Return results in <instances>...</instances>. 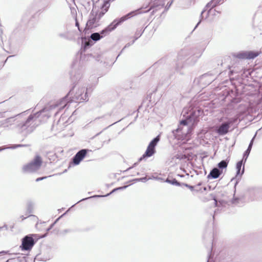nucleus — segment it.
Listing matches in <instances>:
<instances>
[{
	"instance_id": "f257e3e1",
	"label": "nucleus",
	"mask_w": 262,
	"mask_h": 262,
	"mask_svg": "<svg viewBox=\"0 0 262 262\" xmlns=\"http://www.w3.org/2000/svg\"><path fill=\"white\" fill-rule=\"evenodd\" d=\"M46 108H43L36 113L27 116L28 111L24 112L18 115H23L19 119H17V123L16 125V129L24 136H27L32 133L36 127L42 121L40 119V116L42 115L46 119L50 117L49 113H45Z\"/></svg>"
},
{
	"instance_id": "f03ea898",
	"label": "nucleus",
	"mask_w": 262,
	"mask_h": 262,
	"mask_svg": "<svg viewBox=\"0 0 262 262\" xmlns=\"http://www.w3.org/2000/svg\"><path fill=\"white\" fill-rule=\"evenodd\" d=\"M182 113L185 119L182 120L178 127L171 132L172 135L178 140L181 139L191 132L193 126L199 121L202 112L199 109L194 108L190 110L189 113L184 110Z\"/></svg>"
},
{
	"instance_id": "7ed1b4c3",
	"label": "nucleus",
	"mask_w": 262,
	"mask_h": 262,
	"mask_svg": "<svg viewBox=\"0 0 262 262\" xmlns=\"http://www.w3.org/2000/svg\"><path fill=\"white\" fill-rule=\"evenodd\" d=\"M141 9H139L135 11H133L125 16L122 17L120 18L119 20H114L107 27H106L104 30H102L100 33H93L91 35V38L93 40L95 41H97L102 38L104 36H105L106 34L109 33L110 32L114 30L120 24L129 18L132 17V16L137 15L138 14H141L142 13H146L150 11L151 8L149 9L148 10L145 12H141Z\"/></svg>"
},
{
	"instance_id": "20e7f679",
	"label": "nucleus",
	"mask_w": 262,
	"mask_h": 262,
	"mask_svg": "<svg viewBox=\"0 0 262 262\" xmlns=\"http://www.w3.org/2000/svg\"><path fill=\"white\" fill-rule=\"evenodd\" d=\"M84 91L85 89L84 88H80L75 85L68 94L61 101V104H63L62 107L63 108L67 106H69V103L70 102L76 101L81 102L87 100V93L85 92L84 94Z\"/></svg>"
},
{
	"instance_id": "39448f33",
	"label": "nucleus",
	"mask_w": 262,
	"mask_h": 262,
	"mask_svg": "<svg viewBox=\"0 0 262 262\" xmlns=\"http://www.w3.org/2000/svg\"><path fill=\"white\" fill-rule=\"evenodd\" d=\"M103 15V12H96L93 9L90 13L85 29H90L98 26L99 20Z\"/></svg>"
},
{
	"instance_id": "423d86ee",
	"label": "nucleus",
	"mask_w": 262,
	"mask_h": 262,
	"mask_svg": "<svg viewBox=\"0 0 262 262\" xmlns=\"http://www.w3.org/2000/svg\"><path fill=\"white\" fill-rule=\"evenodd\" d=\"M42 163L41 157L37 155L30 163L23 166V171L25 172H33L39 169Z\"/></svg>"
},
{
	"instance_id": "0eeeda50",
	"label": "nucleus",
	"mask_w": 262,
	"mask_h": 262,
	"mask_svg": "<svg viewBox=\"0 0 262 262\" xmlns=\"http://www.w3.org/2000/svg\"><path fill=\"white\" fill-rule=\"evenodd\" d=\"M52 257L51 247H39L38 252L36 254L35 259L40 261H47Z\"/></svg>"
},
{
	"instance_id": "6e6552de",
	"label": "nucleus",
	"mask_w": 262,
	"mask_h": 262,
	"mask_svg": "<svg viewBox=\"0 0 262 262\" xmlns=\"http://www.w3.org/2000/svg\"><path fill=\"white\" fill-rule=\"evenodd\" d=\"M22 115H17L14 117H9L0 121V127L4 128L6 129L16 128L17 119H19Z\"/></svg>"
},
{
	"instance_id": "1a4fd4ad",
	"label": "nucleus",
	"mask_w": 262,
	"mask_h": 262,
	"mask_svg": "<svg viewBox=\"0 0 262 262\" xmlns=\"http://www.w3.org/2000/svg\"><path fill=\"white\" fill-rule=\"evenodd\" d=\"M44 236L37 234H28L22 238L20 246H34L38 240Z\"/></svg>"
},
{
	"instance_id": "9d476101",
	"label": "nucleus",
	"mask_w": 262,
	"mask_h": 262,
	"mask_svg": "<svg viewBox=\"0 0 262 262\" xmlns=\"http://www.w3.org/2000/svg\"><path fill=\"white\" fill-rule=\"evenodd\" d=\"M160 140L159 136H157L154 139H152L149 145L147 146V148L143 155L142 157L140 158V160H142V159L145 158H148L152 156L156 152L155 147L157 145V143Z\"/></svg>"
},
{
	"instance_id": "9b49d317",
	"label": "nucleus",
	"mask_w": 262,
	"mask_h": 262,
	"mask_svg": "<svg viewBox=\"0 0 262 262\" xmlns=\"http://www.w3.org/2000/svg\"><path fill=\"white\" fill-rule=\"evenodd\" d=\"M259 53L258 51H243L238 53L236 57L239 59H253L258 56Z\"/></svg>"
},
{
	"instance_id": "f8f14e48",
	"label": "nucleus",
	"mask_w": 262,
	"mask_h": 262,
	"mask_svg": "<svg viewBox=\"0 0 262 262\" xmlns=\"http://www.w3.org/2000/svg\"><path fill=\"white\" fill-rule=\"evenodd\" d=\"M232 122V121H229L222 123L216 129V133L219 135H224L226 134L228 132L230 125Z\"/></svg>"
},
{
	"instance_id": "ddd939ff",
	"label": "nucleus",
	"mask_w": 262,
	"mask_h": 262,
	"mask_svg": "<svg viewBox=\"0 0 262 262\" xmlns=\"http://www.w3.org/2000/svg\"><path fill=\"white\" fill-rule=\"evenodd\" d=\"M88 151H89V150L83 149L77 152L73 158V163L75 165L79 164L81 161L85 157Z\"/></svg>"
},
{
	"instance_id": "4468645a",
	"label": "nucleus",
	"mask_w": 262,
	"mask_h": 262,
	"mask_svg": "<svg viewBox=\"0 0 262 262\" xmlns=\"http://www.w3.org/2000/svg\"><path fill=\"white\" fill-rule=\"evenodd\" d=\"M224 2V0H212L206 5L205 8L202 11L201 16L202 17L203 14L206 11V8L209 9L210 11L217 5L223 4Z\"/></svg>"
},
{
	"instance_id": "2eb2a0df",
	"label": "nucleus",
	"mask_w": 262,
	"mask_h": 262,
	"mask_svg": "<svg viewBox=\"0 0 262 262\" xmlns=\"http://www.w3.org/2000/svg\"><path fill=\"white\" fill-rule=\"evenodd\" d=\"M222 173V170L219 169L217 167L213 168L210 172L209 174L207 176L208 179H217Z\"/></svg>"
},
{
	"instance_id": "dca6fc26",
	"label": "nucleus",
	"mask_w": 262,
	"mask_h": 262,
	"mask_svg": "<svg viewBox=\"0 0 262 262\" xmlns=\"http://www.w3.org/2000/svg\"><path fill=\"white\" fill-rule=\"evenodd\" d=\"M243 165V160L238 161L236 163V174L235 178H233L231 179V181H232L234 179H236L239 180L241 176L244 172V167H243L242 172L241 173V168Z\"/></svg>"
},
{
	"instance_id": "f3484780",
	"label": "nucleus",
	"mask_w": 262,
	"mask_h": 262,
	"mask_svg": "<svg viewBox=\"0 0 262 262\" xmlns=\"http://www.w3.org/2000/svg\"><path fill=\"white\" fill-rule=\"evenodd\" d=\"M216 248V247H210V248L208 249L207 262H214V257L215 254Z\"/></svg>"
},
{
	"instance_id": "a211bd4d",
	"label": "nucleus",
	"mask_w": 262,
	"mask_h": 262,
	"mask_svg": "<svg viewBox=\"0 0 262 262\" xmlns=\"http://www.w3.org/2000/svg\"><path fill=\"white\" fill-rule=\"evenodd\" d=\"M127 187V186H122V187H118V188H115L110 193L106 194V195H94V196H91V197H89V198H85V199H83L82 200H81L80 201H79V202H77L79 203L81 201H83L85 200H87L88 199H90V198H97V197H104V196H107L108 195H110L111 194L114 193V192L116 191L117 190H123L124 189H125L126 187Z\"/></svg>"
},
{
	"instance_id": "6ab92c4d",
	"label": "nucleus",
	"mask_w": 262,
	"mask_h": 262,
	"mask_svg": "<svg viewBox=\"0 0 262 262\" xmlns=\"http://www.w3.org/2000/svg\"><path fill=\"white\" fill-rule=\"evenodd\" d=\"M185 53V51H181L179 54H178V59L179 60H180V62L179 63H178L177 64V69H179L180 68H181L182 66V60L183 59V55Z\"/></svg>"
},
{
	"instance_id": "aec40b11",
	"label": "nucleus",
	"mask_w": 262,
	"mask_h": 262,
	"mask_svg": "<svg viewBox=\"0 0 262 262\" xmlns=\"http://www.w3.org/2000/svg\"><path fill=\"white\" fill-rule=\"evenodd\" d=\"M110 6V2L108 1H105L101 7V11H100V12H103L104 14L107 11Z\"/></svg>"
},
{
	"instance_id": "412c9836",
	"label": "nucleus",
	"mask_w": 262,
	"mask_h": 262,
	"mask_svg": "<svg viewBox=\"0 0 262 262\" xmlns=\"http://www.w3.org/2000/svg\"><path fill=\"white\" fill-rule=\"evenodd\" d=\"M228 162L227 160H222L217 164L218 168L220 170L226 168L228 166Z\"/></svg>"
},
{
	"instance_id": "4be33fe9",
	"label": "nucleus",
	"mask_w": 262,
	"mask_h": 262,
	"mask_svg": "<svg viewBox=\"0 0 262 262\" xmlns=\"http://www.w3.org/2000/svg\"><path fill=\"white\" fill-rule=\"evenodd\" d=\"M64 122V120L63 119V117H61L59 120L58 121L56 124H54L53 125V129H56V130L61 129V128H59L58 126Z\"/></svg>"
},
{
	"instance_id": "5701e85b",
	"label": "nucleus",
	"mask_w": 262,
	"mask_h": 262,
	"mask_svg": "<svg viewBox=\"0 0 262 262\" xmlns=\"http://www.w3.org/2000/svg\"><path fill=\"white\" fill-rule=\"evenodd\" d=\"M165 182L171 184L173 185H177V186H181L182 184L179 182L178 181H177L175 179H173L172 180H169L168 179H167L165 181Z\"/></svg>"
},
{
	"instance_id": "b1692460",
	"label": "nucleus",
	"mask_w": 262,
	"mask_h": 262,
	"mask_svg": "<svg viewBox=\"0 0 262 262\" xmlns=\"http://www.w3.org/2000/svg\"><path fill=\"white\" fill-rule=\"evenodd\" d=\"M57 35L58 37L64 38V39H68V33L67 31H65L62 33H58Z\"/></svg>"
},
{
	"instance_id": "393cba45",
	"label": "nucleus",
	"mask_w": 262,
	"mask_h": 262,
	"mask_svg": "<svg viewBox=\"0 0 262 262\" xmlns=\"http://www.w3.org/2000/svg\"><path fill=\"white\" fill-rule=\"evenodd\" d=\"M26 145H22V144H16V145H14L12 147H0V151H2V150L6 149V148H16L17 147H22V146H25Z\"/></svg>"
},
{
	"instance_id": "a878e982",
	"label": "nucleus",
	"mask_w": 262,
	"mask_h": 262,
	"mask_svg": "<svg viewBox=\"0 0 262 262\" xmlns=\"http://www.w3.org/2000/svg\"><path fill=\"white\" fill-rule=\"evenodd\" d=\"M33 204L32 202H29L27 205V211L29 213H31L33 212Z\"/></svg>"
},
{
	"instance_id": "bb28decb",
	"label": "nucleus",
	"mask_w": 262,
	"mask_h": 262,
	"mask_svg": "<svg viewBox=\"0 0 262 262\" xmlns=\"http://www.w3.org/2000/svg\"><path fill=\"white\" fill-rule=\"evenodd\" d=\"M177 159L179 160H185L187 159V156L185 155H183L182 154H177L176 156Z\"/></svg>"
},
{
	"instance_id": "cd10ccee",
	"label": "nucleus",
	"mask_w": 262,
	"mask_h": 262,
	"mask_svg": "<svg viewBox=\"0 0 262 262\" xmlns=\"http://www.w3.org/2000/svg\"><path fill=\"white\" fill-rule=\"evenodd\" d=\"M29 217H32V219H33L34 221H36L38 220V218H37V216H35V215H28V216H26V217H24V215H21V216H20V219H21V220L23 221V220H25V219H26V218Z\"/></svg>"
},
{
	"instance_id": "c85d7f7f",
	"label": "nucleus",
	"mask_w": 262,
	"mask_h": 262,
	"mask_svg": "<svg viewBox=\"0 0 262 262\" xmlns=\"http://www.w3.org/2000/svg\"><path fill=\"white\" fill-rule=\"evenodd\" d=\"M8 251V252L7 253L4 254L3 255H1L0 256V262H9V259H8L7 258L4 256V255L8 254V253L9 252V251Z\"/></svg>"
},
{
	"instance_id": "c756f323",
	"label": "nucleus",
	"mask_w": 262,
	"mask_h": 262,
	"mask_svg": "<svg viewBox=\"0 0 262 262\" xmlns=\"http://www.w3.org/2000/svg\"><path fill=\"white\" fill-rule=\"evenodd\" d=\"M148 179H150V180H157V181H161L164 180V179L163 178H161V177H155L154 176H152L150 177H149Z\"/></svg>"
},
{
	"instance_id": "7c9ffc66",
	"label": "nucleus",
	"mask_w": 262,
	"mask_h": 262,
	"mask_svg": "<svg viewBox=\"0 0 262 262\" xmlns=\"http://www.w3.org/2000/svg\"><path fill=\"white\" fill-rule=\"evenodd\" d=\"M70 9L72 15L76 18V16L77 15L76 9L75 7H71Z\"/></svg>"
},
{
	"instance_id": "2f4dec72",
	"label": "nucleus",
	"mask_w": 262,
	"mask_h": 262,
	"mask_svg": "<svg viewBox=\"0 0 262 262\" xmlns=\"http://www.w3.org/2000/svg\"><path fill=\"white\" fill-rule=\"evenodd\" d=\"M19 248H21V251H31L33 247H19Z\"/></svg>"
},
{
	"instance_id": "473e14b6",
	"label": "nucleus",
	"mask_w": 262,
	"mask_h": 262,
	"mask_svg": "<svg viewBox=\"0 0 262 262\" xmlns=\"http://www.w3.org/2000/svg\"><path fill=\"white\" fill-rule=\"evenodd\" d=\"M148 180H149L148 178H147V177H143V178L136 179L135 180L136 181H137V182L141 181V182H145Z\"/></svg>"
},
{
	"instance_id": "72a5a7b5",
	"label": "nucleus",
	"mask_w": 262,
	"mask_h": 262,
	"mask_svg": "<svg viewBox=\"0 0 262 262\" xmlns=\"http://www.w3.org/2000/svg\"><path fill=\"white\" fill-rule=\"evenodd\" d=\"M250 152L249 151V150L247 149L245 151L243 156V159H245V161H246L249 155Z\"/></svg>"
},
{
	"instance_id": "f704fd0d",
	"label": "nucleus",
	"mask_w": 262,
	"mask_h": 262,
	"mask_svg": "<svg viewBox=\"0 0 262 262\" xmlns=\"http://www.w3.org/2000/svg\"><path fill=\"white\" fill-rule=\"evenodd\" d=\"M256 135V134H255L254 136L253 137V138L251 140V141L250 142V144H249V145L248 146V147H250V148H252V145H253V141H254V140L255 139V137Z\"/></svg>"
},
{
	"instance_id": "c9c22d12",
	"label": "nucleus",
	"mask_w": 262,
	"mask_h": 262,
	"mask_svg": "<svg viewBox=\"0 0 262 262\" xmlns=\"http://www.w3.org/2000/svg\"><path fill=\"white\" fill-rule=\"evenodd\" d=\"M182 185H184V186H186V187H188L191 190H193V187L192 186H190V185H188L187 184H184V183H182Z\"/></svg>"
},
{
	"instance_id": "e433bc0d",
	"label": "nucleus",
	"mask_w": 262,
	"mask_h": 262,
	"mask_svg": "<svg viewBox=\"0 0 262 262\" xmlns=\"http://www.w3.org/2000/svg\"><path fill=\"white\" fill-rule=\"evenodd\" d=\"M209 78V76L208 75H204L201 77V80H205L208 79Z\"/></svg>"
},
{
	"instance_id": "4c0bfd02",
	"label": "nucleus",
	"mask_w": 262,
	"mask_h": 262,
	"mask_svg": "<svg viewBox=\"0 0 262 262\" xmlns=\"http://www.w3.org/2000/svg\"><path fill=\"white\" fill-rule=\"evenodd\" d=\"M75 21H76V23H75L76 26L78 27V29L79 31L80 32H81V29L79 27V23L78 22V21L77 20L76 17L75 18Z\"/></svg>"
},
{
	"instance_id": "58836bf2",
	"label": "nucleus",
	"mask_w": 262,
	"mask_h": 262,
	"mask_svg": "<svg viewBox=\"0 0 262 262\" xmlns=\"http://www.w3.org/2000/svg\"><path fill=\"white\" fill-rule=\"evenodd\" d=\"M90 41H91L90 40V41H86V42H85L84 48H85V49H86L87 48H88L89 46H91Z\"/></svg>"
},
{
	"instance_id": "ea45409f",
	"label": "nucleus",
	"mask_w": 262,
	"mask_h": 262,
	"mask_svg": "<svg viewBox=\"0 0 262 262\" xmlns=\"http://www.w3.org/2000/svg\"><path fill=\"white\" fill-rule=\"evenodd\" d=\"M172 1H171L170 2H168L165 7V9L166 10L168 9L170 7L171 5L172 4Z\"/></svg>"
},
{
	"instance_id": "a19ab883",
	"label": "nucleus",
	"mask_w": 262,
	"mask_h": 262,
	"mask_svg": "<svg viewBox=\"0 0 262 262\" xmlns=\"http://www.w3.org/2000/svg\"><path fill=\"white\" fill-rule=\"evenodd\" d=\"M46 178H47L46 177L38 178L36 179V181L38 182L39 181H41V180H42L46 179Z\"/></svg>"
},
{
	"instance_id": "79ce46f5",
	"label": "nucleus",
	"mask_w": 262,
	"mask_h": 262,
	"mask_svg": "<svg viewBox=\"0 0 262 262\" xmlns=\"http://www.w3.org/2000/svg\"><path fill=\"white\" fill-rule=\"evenodd\" d=\"M142 33H143V31H142L141 30H140V31L139 32H136V34H137V35L138 36V37H139L141 35Z\"/></svg>"
},
{
	"instance_id": "37998d69",
	"label": "nucleus",
	"mask_w": 262,
	"mask_h": 262,
	"mask_svg": "<svg viewBox=\"0 0 262 262\" xmlns=\"http://www.w3.org/2000/svg\"><path fill=\"white\" fill-rule=\"evenodd\" d=\"M8 252V251H2L0 252V256L1 255H3L4 254L7 253Z\"/></svg>"
},
{
	"instance_id": "c03bdc74",
	"label": "nucleus",
	"mask_w": 262,
	"mask_h": 262,
	"mask_svg": "<svg viewBox=\"0 0 262 262\" xmlns=\"http://www.w3.org/2000/svg\"><path fill=\"white\" fill-rule=\"evenodd\" d=\"M5 228L6 230H7L8 229V227L7 225H4V226L3 227H0V230Z\"/></svg>"
},
{
	"instance_id": "a18cd8bd",
	"label": "nucleus",
	"mask_w": 262,
	"mask_h": 262,
	"mask_svg": "<svg viewBox=\"0 0 262 262\" xmlns=\"http://www.w3.org/2000/svg\"><path fill=\"white\" fill-rule=\"evenodd\" d=\"M71 231V230H70V229H66V230H63V232L64 233H68V232H70Z\"/></svg>"
},
{
	"instance_id": "49530a36",
	"label": "nucleus",
	"mask_w": 262,
	"mask_h": 262,
	"mask_svg": "<svg viewBox=\"0 0 262 262\" xmlns=\"http://www.w3.org/2000/svg\"><path fill=\"white\" fill-rule=\"evenodd\" d=\"M214 80L213 78H212L211 79H209V80L208 81V83H210L212 81H213Z\"/></svg>"
},
{
	"instance_id": "de8ad7c7",
	"label": "nucleus",
	"mask_w": 262,
	"mask_h": 262,
	"mask_svg": "<svg viewBox=\"0 0 262 262\" xmlns=\"http://www.w3.org/2000/svg\"><path fill=\"white\" fill-rule=\"evenodd\" d=\"M201 20H200L199 23L196 24V25L195 26V29L198 26V25L200 24V23H201Z\"/></svg>"
},
{
	"instance_id": "09e8293b",
	"label": "nucleus",
	"mask_w": 262,
	"mask_h": 262,
	"mask_svg": "<svg viewBox=\"0 0 262 262\" xmlns=\"http://www.w3.org/2000/svg\"><path fill=\"white\" fill-rule=\"evenodd\" d=\"M247 150H249V151L250 152V151L251 150V148L248 147Z\"/></svg>"
},
{
	"instance_id": "8fccbe9b",
	"label": "nucleus",
	"mask_w": 262,
	"mask_h": 262,
	"mask_svg": "<svg viewBox=\"0 0 262 262\" xmlns=\"http://www.w3.org/2000/svg\"><path fill=\"white\" fill-rule=\"evenodd\" d=\"M214 201H215V204H217V201L216 200H214Z\"/></svg>"
},
{
	"instance_id": "3c124183",
	"label": "nucleus",
	"mask_w": 262,
	"mask_h": 262,
	"mask_svg": "<svg viewBox=\"0 0 262 262\" xmlns=\"http://www.w3.org/2000/svg\"><path fill=\"white\" fill-rule=\"evenodd\" d=\"M237 184V181L236 182L235 185Z\"/></svg>"
},
{
	"instance_id": "603ef678",
	"label": "nucleus",
	"mask_w": 262,
	"mask_h": 262,
	"mask_svg": "<svg viewBox=\"0 0 262 262\" xmlns=\"http://www.w3.org/2000/svg\"><path fill=\"white\" fill-rule=\"evenodd\" d=\"M2 116V113H0V117Z\"/></svg>"
}]
</instances>
